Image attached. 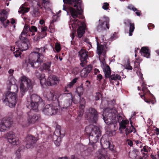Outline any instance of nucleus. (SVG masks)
<instances>
[{"mask_svg":"<svg viewBox=\"0 0 159 159\" xmlns=\"http://www.w3.org/2000/svg\"><path fill=\"white\" fill-rule=\"evenodd\" d=\"M64 3L69 5L76 7V10L72 7H66L63 5V10L66 11L67 15L69 13L72 18L69 23V27L71 28L70 25L73 30L79 27L77 30L78 36L81 37L85 32V24L81 21L80 19H83L84 17L82 15L83 9L81 7V0H63Z\"/></svg>","mask_w":159,"mask_h":159,"instance_id":"obj_1","label":"nucleus"},{"mask_svg":"<svg viewBox=\"0 0 159 159\" xmlns=\"http://www.w3.org/2000/svg\"><path fill=\"white\" fill-rule=\"evenodd\" d=\"M45 47L40 48H35L33 52L29 55L28 63L31 66L34 68L39 67L41 63L43 62V54L45 52Z\"/></svg>","mask_w":159,"mask_h":159,"instance_id":"obj_2","label":"nucleus"},{"mask_svg":"<svg viewBox=\"0 0 159 159\" xmlns=\"http://www.w3.org/2000/svg\"><path fill=\"white\" fill-rule=\"evenodd\" d=\"M102 116L105 122L107 125L115 124L117 121L120 124L124 120L121 116L118 115L117 111L115 108H106L102 114Z\"/></svg>","mask_w":159,"mask_h":159,"instance_id":"obj_3","label":"nucleus"},{"mask_svg":"<svg viewBox=\"0 0 159 159\" xmlns=\"http://www.w3.org/2000/svg\"><path fill=\"white\" fill-rule=\"evenodd\" d=\"M43 105L42 99L38 95L32 94L27 98V107L32 110H36L40 105Z\"/></svg>","mask_w":159,"mask_h":159,"instance_id":"obj_4","label":"nucleus"},{"mask_svg":"<svg viewBox=\"0 0 159 159\" xmlns=\"http://www.w3.org/2000/svg\"><path fill=\"white\" fill-rule=\"evenodd\" d=\"M15 91L13 92H7L5 98H2L4 103L10 107L12 108L15 106L17 102V96L16 92L18 91V87L16 85L14 86Z\"/></svg>","mask_w":159,"mask_h":159,"instance_id":"obj_5","label":"nucleus"},{"mask_svg":"<svg viewBox=\"0 0 159 159\" xmlns=\"http://www.w3.org/2000/svg\"><path fill=\"white\" fill-rule=\"evenodd\" d=\"M102 138L100 140L102 148L99 150L97 152L98 159H109L107 155L106 149L109 147L110 142L108 141H104Z\"/></svg>","mask_w":159,"mask_h":159,"instance_id":"obj_6","label":"nucleus"},{"mask_svg":"<svg viewBox=\"0 0 159 159\" xmlns=\"http://www.w3.org/2000/svg\"><path fill=\"white\" fill-rule=\"evenodd\" d=\"M20 89L22 95L28 90L32 89V85L31 81L28 78L23 75L20 78Z\"/></svg>","mask_w":159,"mask_h":159,"instance_id":"obj_7","label":"nucleus"},{"mask_svg":"<svg viewBox=\"0 0 159 159\" xmlns=\"http://www.w3.org/2000/svg\"><path fill=\"white\" fill-rule=\"evenodd\" d=\"M101 66L102 68L103 72L105 73V75L106 78H109L112 80H116L120 79L121 77L118 75L113 74L110 75L111 73V70L110 68L108 65L106 64L105 60L103 59L101 61Z\"/></svg>","mask_w":159,"mask_h":159,"instance_id":"obj_8","label":"nucleus"},{"mask_svg":"<svg viewBox=\"0 0 159 159\" xmlns=\"http://www.w3.org/2000/svg\"><path fill=\"white\" fill-rule=\"evenodd\" d=\"M101 136L100 130L98 127H94L92 131L90 134L89 136V145L91 143L93 147L95 143L98 142L99 138Z\"/></svg>","mask_w":159,"mask_h":159,"instance_id":"obj_9","label":"nucleus"},{"mask_svg":"<svg viewBox=\"0 0 159 159\" xmlns=\"http://www.w3.org/2000/svg\"><path fill=\"white\" fill-rule=\"evenodd\" d=\"M59 107L55 106V103L46 105L43 110V113L47 115L51 116L56 114L58 111Z\"/></svg>","mask_w":159,"mask_h":159,"instance_id":"obj_10","label":"nucleus"},{"mask_svg":"<svg viewBox=\"0 0 159 159\" xmlns=\"http://www.w3.org/2000/svg\"><path fill=\"white\" fill-rule=\"evenodd\" d=\"M99 25L97 27L99 32H101L109 29V19L108 17L104 16L99 20Z\"/></svg>","mask_w":159,"mask_h":159,"instance_id":"obj_11","label":"nucleus"},{"mask_svg":"<svg viewBox=\"0 0 159 159\" xmlns=\"http://www.w3.org/2000/svg\"><path fill=\"white\" fill-rule=\"evenodd\" d=\"M131 119L132 117L129 119L131 127H127L126 125L129 124V121L127 120H123L119 124L120 127L119 129L121 130V129H125V132L126 135L132 132L133 129H134V127L132 125Z\"/></svg>","mask_w":159,"mask_h":159,"instance_id":"obj_12","label":"nucleus"},{"mask_svg":"<svg viewBox=\"0 0 159 159\" xmlns=\"http://www.w3.org/2000/svg\"><path fill=\"white\" fill-rule=\"evenodd\" d=\"M104 36H102L101 38V39L99 40V41L100 42V45L98 43V41L97 39V38L96 37V39L97 43V53L99 54L100 55L102 54H103V55H104L106 52V49L107 48V47L106 46V42H104Z\"/></svg>","mask_w":159,"mask_h":159,"instance_id":"obj_13","label":"nucleus"},{"mask_svg":"<svg viewBox=\"0 0 159 159\" xmlns=\"http://www.w3.org/2000/svg\"><path fill=\"white\" fill-rule=\"evenodd\" d=\"M6 138L8 142L13 145H18L20 143L18 138L16 136L15 133L13 132H10L7 133Z\"/></svg>","mask_w":159,"mask_h":159,"instance_id":"obj_14","label":"nucleus"},{"mask_svg":"<svg viewBox=\"0 0 159 159\" xmlns=\"http://www.w3.org/2000/svg\"><path fill=\"white\" fill-rule=\"evenodd\" d=\"M12 124V120L11 119L4 118L0 124V131L3 132L8 129Z\"/></svg>","mask_w":159,"mask_h":159,"instance_id":"obj_15","label":"nucleus"},{"mask_svg":"<svg viewBox=\"0 0 159 159\" xmlns=\"http://www.w3.org/2000/svg\"><path fill=\"white\" fill-rule=\"evenodd\" d=\"M86 115L88 120H90L96 123L98 116L97 111L94 108H90L87 111Z\"/></svg>","mask_w":159,"mask_h":159,"instance_id":"obj_16","label":"nucleus"},{"mask_svg":"<svg viewBox=\"0 0 159 159\" xmlns=\"http://www.w3.org/2000/svg\"><path fill=\"white\" fill-rule=\"evenodd\" d=\"M40 118L39 115L34 114L31 111L27 113V119L28 122L30 124H34L36 121L39 120Z\"/></svg>","mask_w":159,"mask_h":159,"instance_id":"obj_17","label":"nucleus"},{"mask_svg":"<svg viewBox=\"0 0 159 159\" xmlns=\"http://www.w3.org/2000/svg\"><path fill=\"white\" fill-rule=\"evenodd\" d=\"M23 39H20V41L16 42V43L17 45V47L20 49L21 50L25 51L27 50L29 47V42L28 40L25 38L24 39L22 37Z\"/></svg>","mask_w":159,"mask_h":159,"instance_id":"obj_18","label":"nucleus"},{"mask_svg":"<svg viewBox=\"0 0 159 159\" xmlns=\"http://www.w3.org/2000/svg\"><path fill=\"white\" fill-rule=\"evenodd\" d=\"M88 52L83 49H81L79 52V56L81 61L80 65L84 67L86 62V60L88 58Z\"/></svg>","mask_w":159,"mask_h":159,"instance_id":"obj_19","label":"nucleus"},{"mask_svg":"<svg viewBox=\"0 0 159 159\" xmlns=\"http://www.w3.org/2000/svg\"><path fill=\"white\" fill-rule=\"evenodd\" d=\"M26 139L29 142L26 144V147L27 148H30L33 147L34 144L38 140V139L37 138L34 137L32 135H29L26 137Z\"/></svg>","mask_w":159,"mask_h":159,"instance_id":"obj_20","label":"nucleus"},{"mask_svg":"<svg viewBox=\"0 0 159 159\" xmlns=\"http://www.w3.org/2000/svg\"><path fill=\"white\" fill-rule=\"evenodd\" d=\"M124 23L126 26V29H128L129 28V36H131L132 35V33L133 32L134 29V23L131 22L130 20H125L124 21Z\"/></svg>","mask_w":159,"mask_h":159,"instance_id":"obj_21","label":"nucleus"},{"mask_svg":"<svg viewBox=\"0 0 159 159\" xmlns=\"http://www.w3.org/2000/svg\"><path fill=\"white\" fill-rule=\"evenodd\" d=\"M85 101L84 98H82L80 99L79 107L80 111L79 112L78 115L77 117V119L78 120H80L84 112V109L85 107Z\"/></svg>","mask_w":159,"mask_h":159,"instance_id":"obj_22","label":"nucleus"},{"mask_svg":"<svg viewBox=\"0 0 159 159\" xmlns=\"http://www.w3.org/2000/svg\"><path fill=\"white\" fill-rule=\"evenodd\" d=\"M93 147L92 146L88 147L82 146V148H83L84 150L82 152H81L80 154L83 157H86L90 155L93 150Z\"/></svg>","mask_w":159,"mask_h":159,"instance_id":"obj_23","label":"nucleus"},{"mask_svg":"<svg viewBox=\"0 0 159 159\" xmlns=\"http://www.w3.org/2000/svg\"><path fill=\"white\" fill-rule=\"evenodd\" d=\"M59 78L55 75H50L48 78V86H52L59 83Z\"/></svg>","mask_w":159,"mask_h":159,"instance_id":"obj_24","label":"nucleus"},{"mask_svg":"<svg viewBox=\"0 0 159 159\" xmlns=\"http://www.w3.org/2000/svg\"><path fill=\"white\" fill-rule=\"evenodd\" d=\"M63 97H68L69 98V99H70L69 100V103L68 104V106H69L70 105V103H71L72 102L75 104H76L78 102V101H77L75 100L74 99V98L73 97L72 94L71 93H64V94H61L60 95L59 98L60 99H61L60 98Z\"/></svg>","mask_w":159,"mask_h":159,"instance_id":"obj_25","label":"nucleus"},{"mask_svg":"<svg viewBox=\"0 0 159 159\" xmlns=\"http://www.w3.org/2000/svg\"><path fill=\"white\" fill-rule=\"evenodd\" d=\"M63 97H68L69 98V99H70L69 100V103L68 104V106H69L70 105V103H71L72 102L75 104H76L78 102V101H77L75 100L74 99V98L73 97L72 94L71 93H64V94H61L60 95L59 98L60 99H61L60 98Z\"/></svg>","mask_w":159,"mask_h":159,"instance_id":"obj_26","label":"nucleus"},{"mask_svg":"<svg viewBox=\"0 0 159 159\" xmlns=\"http://www.w3.org/2000/svg\"><path fill=\"white\" fill-rule=\"evenodd\" d=\"M92 69L91 65H89L84 68L81 71L80 75L82 77L85 78L88 76V74L90 73Z\"/></svg>","mask_w":159,"mask_h":159,"instance_id":"obj_27","label":"nucleus"},{"mask_svg":"<svg viewBox=\"0 0 159 159\" xmlns=\"http://www.w3.org/2000/svg\"><path fill=\"white\" fill-rule=\"evenodd\" d=\"M142 90L144 93V94L143 95H140L141 98L144 99L145 102L148 103L149 104H153L154 103L153 102V101L148 100L145 99V97L144 96H145V93L147 92H148L149 90L147 89V88L146 87V84L144 83H143L142 85Z\"/></svg>","mask_w":159,"mask_h":159,"instance_id":"obj_28","label":"nucleus"},{"mask_svg":"<svg viewBox=\"0 0 159 159\" xmlns=\"http://www.w3.org/2000/svg\"><path fill=\"white\" fill-rule=\"evenodd\" d=\"M141 54L142 56L149 58L150 57V53L149 50L146 47L142 48L140 51Z\"/></svg>","mask_w":159,"mask_h":159,"instance_id":"obj_29","label":"nucleus"},{"mask_svg":"<svg viewBox=\"0 0 159 159\" xmlns=\"http://www.w3.org/2000/svg\"><path fill=\"white\" fill-rule=\"evenodd\" d=\"M59 96H60V95ZM46 97L48 100L52 101H56L57 102H59V101L61 100L63 97H61V99H60L59 98V96L58 98H57L56 96L53 93L51 92L48 93Z\"/></svg>","mask_w":159,"mask_h":159,"instance_id":"obj_30","label":"nucleus"},{"mask_svg":"<svg viewBox=\"0 0 159 159\" xmlns=\"http://www.w3.org/2000/svg\"><path fill=\"white\" fill-rule=\"evenodd\" d=\"M16 83V80L11 75L8 78L7 81V84L8 86V87H9L8 89H10V87L12 85H14L13 86L15 85L14 84ZM14 88V87H13Z\"/></svg>","mask_w":159,"mask_h":159,"instance_id":"obj_31","label":"nucleus"},{"mask_svg":"<svg viewBox=\"0 0 159 159\" xmlns=\"http://www.w3.org/2000/svg\"><path fill=\"white\" fill-rule=\"evenodd\" d=\"M29 26L27 25H25L22 32L21 34V35L19 38L20 39H23L22 37H23L24 39L26 38L27 33L29 31Z\"/></svg>","mask_w":159,"mask_h":159,"instance_id":"obj_32","label":"nucleus"},{"mask_svg":"<svg viewBox=\"0 0 159 159\" xmlns=\"http://www.w3.org/2000/svg\"><path fill=\"white\" fill-rule=\"evenodd\" d=\"M7 18V11L4 10H2L0 15V21L4 26L6 25L5 24L4 21Z\"/></svg>","mask_w":159,"mask_h":159,"instance_id":"obj_33","label":"nucleus"},{"mask_svg":"<svg viewBox=\"0 0 159 159\" xmlns=\"http://www.w3.org/2000/svg\"><path fill=\"white\" fill-rule=\"evenodd\" d=\"M51 66L50 62H47L44 63L42 66L39 68L40 70L42 71L44 70L49 71V68Z\"/></svg>","mask_w":159,"mask_h":159,"instance_id":"obj_34","label":"nucleus"},{"mask_svg":"<svg viewBox=\"0 0 159 159\" xmlns=\"http://www.w3.org/2000/svg\"><path fill=\"white\" fill-rule=\"evenodd\" d=\"M40 81V83L42 86H43L44 85L47 86L48 85V80L46 81V79L45 78L44 75H43L42 77L39 79Z\"/></svg>","mask_w":159,"mask_h":159,"instance_id":"obj_35","label":"nucleus"},{"mask_svg":"<svg viewBox=\"0 0 159 159\" xmlns=\"http://www.w3.org/2000/svg\"><path fill=\"white\" fill-rule=\"evenodd\" d=\"M137 151L135 150L130 151L129 152V156L132 159H136L137 156Z\"/></svg>","mask_w":159,"mask_h":159,"instance_id":"obj_36","label":"nucleus"},{"mask_svg":"<svg viewBox=\"0 0 159 159\" xmlns=\"http://www.w3.org/2000/svg\"><path fill=\"white\" fill-rule=\"evenodd\" d=\"M16 50L15 51L13 52V54L16 57H21V52L23 51L21 50L20 49L18 48V47H17V46H16Z\"/></svg>","mask_w":159,"mask_h":159,"instance_id":"obj_37","label":"nucleus"},{"mask_svg":"<svg viewBox=\"0 0 159 159\" xmlns=\"http://www.w3.org/2000/svg\"><path fill=\"white\" fill-rule=\"evenodd\" d=\"M128 8L130 10H131L135 12L136 15L138 16H140V11L138 10L136 8L134 7L132 5H129L128 6Z\"/></svg>","mask_w":159,"mask_h":159,"instance_id":"obj_38","label":"nucleus"},{"mask_svg":"<svg viewBox=\"0 0 159 159\" xmlns=\"http://www.w3.org/2000/svg\"><path fill=\"white\" fill-rule=\"evenodd\" d=\"M83 87V84H82L80 86L78 87L76 89V91L79 97H80L83 94L84 91Z\"/></svg>","mask_w":159,"mask_h":159,"instance_id":"obj_39","label":"nucleus"},{"mask_svg":"<svg viewBox=\"0 0 159 159\" xmlns=\"http://www.w3.org/2000/svg\"><path fill=\"white\" fill-rule=\"evenodd\" d=\"M43 1V3L44 4V6L45 9H50L51 6V3L48 0H42Z\"/></svg>","mask_w":159,"mask_h":159,"instance_id":"obj_40","label":"nucleus"},{"mask_svg":"<svg viewBox=\"0 0 159 159\" xmlns=\"http://www.w3.org/2000/svg\"><path fill=\"white\" fill-rule=\"evenodd\" d=\"M94 127L95 126L91 125H90L87 126L85 128V132L86 133L88 134H90L91 133L90 132L91 131V132L92 131Z\"/></svg>","mask_w":159,"mask_h":159,"instance_id":"obj_41","label":"nucleus"},{"mask_svg":"<svg viewBox=\"0 0 159 159\" xmlns=\"http://www.w3.org/2000/svg\"><path fill=\"white\" fill-rule=\"evenodd\" d=\"M29 8H26L23 6H22L19 9L18 12L19 13H22L23 14L24 13L28 12L29 11Z\"/></svg>","mask_w":159,"mask_h":159,"instance_id":"obj_42","label":"nucleus"},{"mask_svg":"<svg viewBox=\"0 0 159 159\" xmlns=\"http://www.w3.org/2000/svg\"><path fill=\"white\" fill-rule=\"evenodd\" d=\"M77 80L78 79L77 78H75L73 79L71 82L69 83L67 85L66 87L69 88H71L74 84L77 82Z\"/></svg>","mask_w":159,"mask_h":159,"instance_id":"obj_43","label":"nucleus"},{"mask_svg":"<svg viewBox=\"0 0 159 159\" xmlns=\"http://www.w3.org/2000/svg\"><path fill=\"white\" fill-rule=\"evenodd\" d=\"M135 70H137L136 71V73L138 75V76L139 77V78L141 79V80H142V81H143V78H142V76L143 75L140 72V69L138 67L136 69V68H135Z\"/></svg>","mask_w":159,"mask_h":159,"instance_id":"obj_44","label":"nucleus"},{"mask_svg":"<svg viewBox=\"0 0 159 159\" xmlns=\"http://www.w3.org/2000/svg\"><path fill=\"white\" fill-rule=\"evenodd\" d=\"M125 65L126 69L130 70L132 69V67L130 66L129 61L128 59L126 60V62L125 63Z\"/></svg>","mask_w":159,"mask_h":159,"instance_id":"obj_45","label":"nucleus"},{"mask_svg":"<svg viewBox=\"0 0 159 159\" xmlns=\"http://www.w3.org/2000/svg\"><path fill=\"white\" fill-rule=\"evenodd\" d=\"M29 31L32 33H34L37 31V29L36 27L34 26H32L29 27Z\"/></svg>","mask_w":159,"mask_h":159,"instance_id":"obj_46","label":"nucleus"},{"mask_svg":"<svg viewBox=\"0 0 159 159\" xmlns=\"http://www.w3.org/2000/svg\"><path fill=\"white\" fill-rule=\"evenodd\" d=\"M55 49L57 52H59L61 50L60 45L57 43H56L55 44Z\"/></svg>","mask_w":159,"mask_h":159,"instance_id":"obj_47","label":"nucleus"},{"mask_svg":"<svg viewBox=\"0 0 159 159\" xmlns=\"http://www.w3.org/2000/svg\"><path fill=\"white\" fill-rule=\"evenodd\" d=\"M151 149V148L150 147H149L147 146H144L143 148L141 150V151L142 152L143 151L145 152H147L148 151H150Z\"/></svg>","mask_w":159,"mask_h":159,"instance_id":"obj_48","label":"nucleus"},{"mask_svg":"<svg viewBox=\"0 0 159 159\" xmlns=\"http://www.w3.org/2000/svg\"><path fill=\"white\" fill-rule=\"evenodd\" d=\"M20 149H18V150H17L16 152V157L18 159H21V156L20 153Z\"/></svg>","mask_w":159,"mask_h":159,"instance_id":"obj_49","label":"nucleus"},{"mask_svg":"<svg viewBox=\"0 0 159 159\" xmlns=\"http://www.w3.org/2000/svg\"><path fill=\"white\" fill-rule=\"evenodd\" d=\"M118 38V36L117 34L116 33H115L113 34L112 35L110 39L111 40H113Z\"/></svg>","mask_w":159,"mask_h":159,"instance_id":"obj_50","label":"nucleus"},{"mask_svg":"<svg viewBox=\"0 0 159 159\" xmlns=\"http://www.w3.org/2000/svg\"><path fill=\"white\" fill-rule=\"evenodd\" d=\"M102 7L103 9L105 10H109V5L107 2L104 3Z\"/></svg>","mask_w":159,"mask_h":159,"instance_id":"obj_51","label":"nucleus"},{"mask_svg":"<svg viewBox=\"0 0 159 159\" xmlns=\"http://www.w3.org/2000/svg\"><path fill=\"white\" fill-rule=\"evenodd\" d=\"M101 97V95L99 92H97L96 93L95 99L96 100H99Z\"/></svg>","mask_w":159,"mask_h":159,"instance_id":"obj_52","label":"nucleus"},{"mask_svg":"<svg viewBox=\"0 0 159 159\" xmlns=\"http://www.w3.org/2000/svg\"><path fill=\"white\" fill-rule=\"evenodd\" d=\"M61 138L60 137L58 138L57 140H55L54 141V143L56 146H59L60 144Z\"/></svg>","mask_w":159,"mask_h":159,"instance_id":"obj_53","label":"nucleus"},{"mask_svg":"<svg viewBox=\"0 0 159 159\" xmlns=\"http://www.w3.org/2000/svg\"><path fill=\"white\" fill-rule=\"evenodd\" d=\"M108 103L107 101L104 99H102L101 106H102L104 104L105 105H106L105 106L106 107L108 105Z\"/></svg>","mask_w":159,"mask_h":159,"instance_id":"obj_54","label":"nucleus"},{"mask_svg":"<svg viewBox=\"0 0 159 159\" xmlns=\"http://www.w3.org/2000/svg\"><path fill=\"white\" fill-rule=\"evenodd\" d=\"M36 76V77L40 79L42 77V75L43 74H41L38 71H36L35 72Z\"/></svg>","mask_w":159,"mask_h":159,"instance_id":"obj_55","label":"nucleus"},{"mask_svg":"<svg viewBox=\"0 0 159 159\" xmlns=\"http://www.w3.org/2000/svg\"><path fill=\"white\" fill-rule=\"evenodd\" d=\"M111 151L114 153V157H117L118 154V152L116 151L115 149L112 150Z\"/></svg>","mask_w":159,"mask_h":159,"instance_id":"obj_56","label":"nucleus"},{"mask_svg":"<svg viewBox=\"0 0 159 159\" xmlns=\"http://www.w3.org/2000/svg\"><path fill=\"white\" fill-rule=\"evenodd\" d=\"M109 147H108V148L109 149V150L111 151L113 149H115L114 146L113 144H111V143L110 142L109 144Z\"/></svg>","mask_w":159,"mask_h":159,"instance_id":"obj_57","label":"nucleus"},{"mask_svg":"<svg viewBox=\"0 0 159 159\" xmlns=\"http://www.w3.org/2000/svg\"><path fill=\"white\" fill-rule=\"evenodd\" d=\"M69 106H68V104L66 105V107H63L61 109V110L62 111V113L63 111H67L68 110V107Z\"/></svg>","mask_w":159,"mask_h":159,"instance_id":"obj_58","label":"nucleus"},{"mask_svg":"<svg viewBox=\"0 0 159 159\" xmlns=\"http://www.w3.org/2000/svg\"><path fill=\"white\" fill-rule=\"evenodd\" d=\"M142 154L143 156V157L140 158L139 159H146L148 157V155L147 154L143 153Z\"/></svg>","mask_w":159,"mask_h":159,"instance_id":"obj_59","label":"nucleus"},{"mask_svg":"<svg viewBox=\"0 0 159 159\" xmlns=\"http://www.w3.org/2000/svg\"><path fill=\"white\" fill-rule=\"evenodd\" d=\"M127 143L130 146H132L133 145L132 142L130 140L128 139L127 140Z\"/></svg>","mask_w":159,"mask_h":159,"instance_id":"obj_60","label":"nucleus"},{"mask_svg":"<svg viewBox=\"0 0 159 159\" xmlns=\"http://www.w3.org/2000/svg\"><path fill=\"white\" fill-rule=\"evenodd\" d=\"M94 74L95 75L99 74L100 71L97 68H95L94 70Z\"/></svg>","mask_w":159,"mask_h":159,"instance_id":"obj_61","label":"nucleus"},{"mask_svg":"<svg viewBox=\"0 0 159 159\" xmlns=\"http://www.w3.org/2000/svg\"><path fill=\"white\" fill-rule=\"evenodd\" d=\"M89 82L88 80H86L85 81L84 85L85 87L87 88L89 87Z\"/></svg>","mask_w":159,"mask_h":159,"instance_id":"obj_62","label":"nucleus"},{"mask_svg":"<svg viewBox=\"0 0 159 159\" xmlns=\"http://www.w3.org/2000/svg\"><path fill=\"white\" fill-rule=\"evenodd\" d=\"M47 27L46 26H44L41 28V31L43 33L46 32L47 30Z\"/></svg>","mask_w":159,"mask_h":159,"instance_id":"obj_63","label":"nucleus"},{"mask_svg":"<svg viewBox=\"0 0 159 159\" xmlns=\"http://www.w3.org/2000/svg\"><path fill=\"white\" fill-rule=\"evenodd\" d=\"M97 78L98 80L100 81L102 79V76L101 74H99L97 76Z\"/></svg>","mask_w":159,"mask_h":159,"instance_id":"obj_64","label":"nucleus"}]
</instances>
